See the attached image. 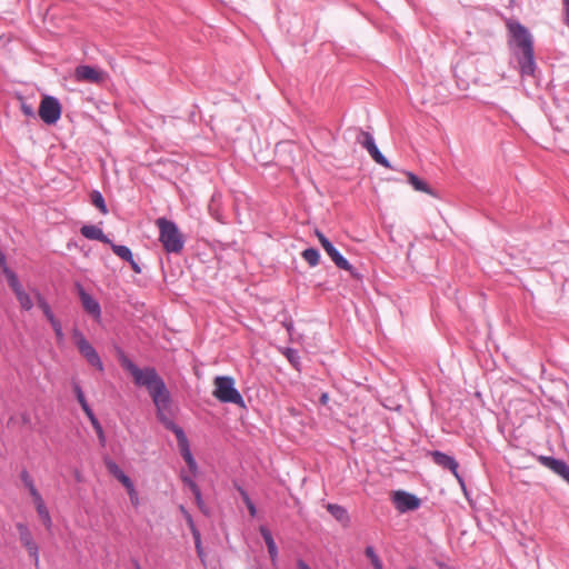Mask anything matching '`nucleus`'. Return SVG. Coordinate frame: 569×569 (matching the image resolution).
<instances>
[{"instance_id":"ea45409f","label":"nucleus","mask_w":569,"mask_h":569,"mask_svg":"<svg viewBox=\"0 0 569 569\" xmlns=\"http://www.w3.org/2000/svg\"><path fill=\"white\" fill-rule=\"evenodd\" d=\"M21 110H22L24 116H27V117H34V110H33V108L30 104L22 103Z\"/></svg>"},{"instance_id":"4c0bfd02","label":"nucleus","mask_w":569,"mask_h":569,"mask_svg":"<svg viewBox=\"0 0 569 569\" xmlns=\"http://www.w3.org/2000/svg\"><path fill=\"white\" fill-rule=\"evenodd\" d=\"M82 410L86 413V416L88 417V419L90 420L91 425L98 421L97 417L94 416V413L89 405L83 407Z\"/></svg>"},{"instance_id":"c9c22d12","label":"nucleus","mask_w":569,"mask_h":569,"mask_svg":"<svg viewBox=\"0 0 569 569\" xmlns=\"http://www.w3.org/2000/svg\"><path fill=\"white\" fill-rule=\"evenodd\" d=\"M365 555L370 560V562H375L380 559L379 556L376 553L375 548L372 546L366 547Z\"/></svg>"},{"instance_id":"8fccbe9b","label":"nucleus","mask_w":569,"mask_h":569,"mask_svg":"<svg viewBox=\"0 0 569 569\" xmlns=\"http://www.w3.org/2000/svg\"><path fill=\"white\" fill-rule=\"evenodd\" d=\"M319 401L321 405H327L329 401V395L327 392H322Z\"/></svg>"},{"instance_id":"b1692460","label":"nucleus","mask_w":569,"mask_h":569,"mask_svg":"<svg viewBox=\"0 0 569 569\" xmlns=\"http://www.w3.org/2000/svg\"><path fill=\"white\" fill-rule=\"evenodd\" d=\"M109 244H110L113 253L117 254L120 259L128 262L133 257L132 251L129 247L123 246V244H116L112 241Z\"/></svg>"},{"instance_id":"603ef678","label":"nucleus","mask_w":569,"mask_h":569,"mask_svg":"<svg viewBox=\"0 0 569 569\" xmlns=\"http://www.w3.org/2000/svg\"><path fill=\"white\" fill-rule=\"evenodd\" d=\"M371 565H372L373 569H383L381 559H379L378 561L371 562Z\"/></svg>"},{"instance_id":"72a5a7b5","label":"nucleus","mask_w":569,"mask_h":569,"mask_svg":"<svg viewBox=\"0 0 569 569\" xmlns=\"http://www.w3.org/2000/svg\"><path fill=\"white\" fill-rule=\"evenodd\" d=\"M26 488L28 489L30 496L32 497L33 503L40 502L42 500V497L39 493L38 489L36 488L34 482L29 483V486H27Z\"/></svg>"},{"instance_id":"864d4df0","label":"nucleus","mask_w":569,"mask_h":569,"mask_svg":"<svg viewBox=\"0 0 569 569\" xmlns=\"http://www.w3.org/2000/svg\"><path fill=\"white\" fill-rule=\"evenodd\" d=\"M242 501L246 505V507L249 506V503H253L249 496H246L244 499H242Z\"/></svg>"},{"instance_id":"f03ea898","label":"nucleus","mask_w":569,"mask_h":569,"mask_svg":"<svg viewBox=\"0 0 569 569\" xmlns=\"http://www.w3.org/2000/svg\"><path fill=\"white\" fill-rule=\"evenodd\" d=\"M507 28L508 43L518 62L521 77H532L537 68L532 34L519 21H509Z\"/></svg>"},{"instance_id":"a18cd8bd","label":"nucleus","mask_w":569,"mask_h":569,"mask_svg":"<svg viewBox=\"0 0 569 569\" xmlns=\"http://www.w3.org/2000/svg\"><path fill=\"white\" fill-rule=\"evenodd\" d=\"M190 531L192 533L194 542H201V535H200V531L198 530V528H192V530H190Z\"/></svg>"},{"instance_id":"de8ad7c7","label":"nucleus","mask_w":569,"mask_h":569,"mask_svg":"<svg viewBox=\"0 0 569 569\" xmlns=\"http://www.w3.org/2000/svg\"><path fill=\"white\" fill-rule=\"evenodd\" d=\"M247 509L252 518L257 516V508L254 503H249V506H247Z\"/></svg>"},{"instance_id":"bb28decb","label":"nucleus","mask_w":569,"mask_h":569,"mask_svg":"<svg viewBox=\"0 0 569 569\" xmlns=\"http://www.w3.org/2000/svg\"><path fill=\"white\" fill-rule=\"evenodd\" d=\"M91 201H92L93 206H96L103 214H106L108 212L103 196L101 194L100 191L94 190L91 193Z\"/></svg>"},{"instance_id":"7ed1b4c3","label":"nucleus","mask_w":569,"mask_h":569,"mask_svg":"<svg viewBox=\"0 0 569 569\" xmlns=\"http://www.w3.org/2000/svg\"><path fill=\"white\" fill-rule=\"evenodd\" d=\"M159 228V241L168 253H180L184 247V237L177 223L167 218H159L156 221Z\"/></svg>"},{"instance_id":"473e14b6","label":"nucleus","mask_w":569,"mask_h":569,"mask_svg":"<svg viewBox=\"0 0 569 569\" xmlns=\"http://www.w3.org/2000/svg\"><path fill=\"white\" fill-rule=\"evenodd\" d=\"M92 428L94 429L98 438H99V442L100 445L103 447L106 446V436H104V432H103V429H102V426L101 423L99 422V420L94 423L91 425Z\"/></svg>"},{"instance_id":"6e6d98bb","label":"nucleus","mask_w":569,"mask_h":569,"mask_svg":"<svg viewBox=\"0 0 569 569\" xmlns=\"http://www.w3.org/2000/svg\"><path fill=\"white\" fill-rule=\"evenodd\" d=\"M136 569H141V567L138 562L136 563Z\"/></svg>"},{"instance_id":"c85d7f7f","label":"nucleus","mask_w":569,"mask_h":569,"mask_svg":"<svg viewBox=\"0 0 569 569\" xmlns=\"http://www.w3.org/2000/svg\"><path fill=\"white\" fill-rule=\"evenodd\" d=\"M127 489L128 496L130 498V502L134 508H138L140 505L138 491L134 488L133 482L124 487Z\"/></svg>"},{"instance_id":"0eeeda50","label":"nucleus","mask_w":569,"mask_h":569,"mask_svg":"<svg viewBox=\"0 0 569 569\" xmlns=\"http://www.w3.org/2000/svg\"><path fill=\"white\" fill-rule=\"evenodd\" d=\"M6 277L9 287L12 289L17 297V300L19 301L20 307L26 311L31 310L33 308L31 297L29 296V293L24 291L17 274L10 268H6Z\"/></svg>"},{"instance_id":"f3484780","label":"nucleus","mask_w":569,"mask_h":569,"mask_svg":"<svg viewBox=\"0 0 569 569\" xmlns=\"http://www.w3.org/2000/svg\"><path fill=\"white\" fill-rule=\"evenodd\" d=\"M356 134V140L359 144H361L367 151L376 146V141L373 136L370 132L363 131L359 128L350 129Z\"/></svg>"},{"instance_id":"1a4fd4ad","label":"nucleus","mask_w":569,"mask_h":569,"mask_svg":"<svg viewBox=\"0 0 569 569\" xmlns=\"http://www.w3.org/2000/svg\"><path fill=\"white\" fill-rule=\"evenodd\" d=\"M392 501L397 510L402 513L420 507V499L417 496L402 490L393 493Z\"/></svg>"},{"instance_id":"423d86ee","label":"nucleus","mask_w":569,"mask_h":569,"mask_svg":"<svg viewBox=\"0 0 569 569\" xmlns=\"http://www.w3.org/2000/svg\"><path fill=\"white\" fill-rule=\"evenodd\" d=\"M61 103L52 96H44L39 106V117L46 124H56L61 117Z\"/></svg>"},{"instance_id":"cd10ccee","label":"nucleus","mask_w":569,"mask_h":569,"mask_svg":"<svg viewBox=\"0 0 569 569\" xmlns=\"http://www.w3.org/2000/svg\"><path fill=\"white\" fill-rule=\"evenodd\" d=\"M283 355L286 356V358L288 359V361L295 367V368H299V365H300V356H299V352L298 350L293 349V348H286L284 351H283Z\"/></svg>"},{"instance_id":"37998d69","label":"nucleus","mask_w":569,"mask_h":569,"mask_svg":"<svg viewBox=\"0 0 569 569\" xmlns=\"http://www.w3.org/2000/svg\"><path fill=\"white\" fill-rule=\"evenodd\" d=\"M565 7V24L569 28V0H563Z\"/></svg>"},{"instance_id":"5701e85b","label":"nucleus","mask_w":569,"mask_h":569,"mask_svg":"<svg viewBox=\"0 0 569 569\" xmlns=\"http://www.w3.org/2000/svg\"><path fill=\"white\" fill-rule=\"evenodd\" d=\"M36 298H37L38 307L42 310V312L46 316V318L48 319V321L51 323L52 321L57 320L49 303L47 302V300L42 297V295L39 291L36 292Z\"/></svg>"},{"instance_id":"9b49d317","label":"nucleus","mask_w":569,"mask_h":569,"mask_svg":"<svg viewBox=\"0 0 569 569\" xmlns=\"http://www.w3.org/2000/svg\"><path fill=\"white\" fill-rule=\"evenodd\" d=\"M17 530L19 532L20 541L23 547L28 550L30 557L33 559L36 567L39 566V548L34 542L32 535L27 525L19 522L17 523Z\"/></svg>"},{"instance_id":"2f4dec72","label":"nucleus","mask_w":569,"mask_h":569,"mask_svg":"<svg viewBox=\"0 0 569 569\" xmlns=\"http://www.w3.org/2000/svg\"><path fill=\"white\" fill-rule=\"evenodd\" d=\"M50 325H51V327H52V329L54 331L56 339H57L58 343L63 342L64 335H63V331H62L61 322L57 319V320L52 321Z\"/></svg>"},{"instance_id":"a19ab883","label":"nucleus","mask_w":569,"mask_h":569,"mask_svg":"<svg viewBox=\"0 0 569 569\" xmlns=\"http://www.w3.org/2000/svg\"><path fill=\"white\" fill-rule=\"evenodd\" d=\"M193 496H194L196 503H197V506L199 507V509L203 510V508H204V501H203V499H202L201 491L199 490V491L194 492V493H193Z\"/></svg>"},{"instance_id":"09e8293b","label":"nucleus","mask_w":569,"mask_h":569,"mask_svg":"<svg viewBox=\"0 0 569 569\" xmlns=\"http://www.w3.org/2000/svg\"><path fill=\"white\" fill-rule=\"evenodd\" d=\"M297 567L298 569H311L307 562H305L302 559L297 560Z\"/></svg>"},{"instance_id":"e433bc0d","label":"nucleus","mask_w":569,"mask_h":569,"mask_svg":"<svg viewBox=\"0 0 569 569\" xmlns=\"http://www.w3.org/2000/svg\"><path fill=\"white\" fill-rule=\"evenodd\" d=\"M180 510L183 513L190 530H192V528H197L191 515L186 510V508L183 506H180Z\"/></svg>"},{"instance_id":"7c9ffc66","label":"nucleus","mask_w":569,"mask_h":569,"mask_svg":"<svg viewBox=\"0 0 569 569\" xmlns=\"http://www.w3.org/2000/svg\"><path fill=\"white\" fill-rule=\"evenodd\" d=\"M73 391L76 393L77 400L80 403L81 408H83V407L89 405L87 399H86V397H84L82 388L80 387L79 383L73 382Z\"/></svg>"},{"instance_id":"39448f33","label":"nucleus","mask_w":569,"mask_h":569,"mask_svg":"<svg viewBox=\"0 0 569 569\" xmlns=\"http://www.w3.org/2000/svg\"><path fill=\"white\" fill-rule=\"evenodd\" d=\"M316 236L325 249L326 253L331 258L335 264L342 270L348 271L353 278L359 279L360 274L356 268L339 252V250L330 242V240L319 230Z\"/></svg>"},{"instance_id":"f257e3e1","label":"nucleus","mask_w":569,"mask_h":569,"mask_svg":"<svg viewBox=\"0 0 569 569\" xmlns=\"http://www.w3.org/2000/svg\"><path fill=\"white\" fill-rule=\"evenodd\" d=\"M119 360L121 366L130 372L134 383L137 386L144 387L148 390L154 403L158 420L163 425L166 429L174 433L180 453L186 461L189 471L192 475H196L198 472L197 461L192 456L189 440L183 429L172 419V399L163 379L158 375L154 368L147 367L144 369H140L122 352Z\"/></svg>"},{"instance_id":"a878e982","label":"nucleus","mask_w":569,"mask_h":569,"mask_svg":"<svg viewBox=\"0 0 569 569\" xmlns=\"http://www.w3.org/2000/svg\"><path fill=\"white\" fill-rule=\"evenodd\" d=\"M368 153L370 154V157L380 166L387 168V169H392L389 160L382 154V152L379 150V148L377 147V144L375 147H372L371 149L368 150Z\"/></svg>"},{"instance_id":"79ce46f5","label":"nucleus","mask_w":569,"mask_h":569,"mask_svg":"<svg viewBox=\"0 0 569 569\" xmlns=\"http://www.w3.org/2000/svg\"><path fill=\"white\" fill-rule=\"evenodd\" d=\"M194 547H196L198 557L203 562L204 561V552H203V548H202V542H194Z\"/></svg>"},{"instance_id":"58836bf2","label":"nucleus","mask_w":569,"mask_h":569,"mask_svg":"<svg viewBox=\"0 0 569 569\" xmlns=\"http://www.w3.org/2000/svg\"><path fill=\"white\" fill-rule=\"evenodd\" d=\"M20 479L26 487L29 486V483L33 482V479L31 478V476L29 475V472L26 469H23L20 472Z\"/></svg>"},{"instance_id":"412c9836","label":"nucleus","mask_w":569,"mask_h":569,"mask_svg":"<svg viewBox=\"0 0 569 569\" xmlns=\"http://www.w3.org/2000/svg\"><path fill=\"white\" fill-rule=\"evenodd\" d=\"M327 510L338 521L342 522V521H348L349 520L348 512H347L346 508H343L340 505L328 503L327 505Z\"/></svg>"},{"instance_id":"5fc2aeb1","label":"nucleus","mask_w":569,"mask_h":569,"mask_svg":"<svg viewBox=\"0 0 569 569\" xmlns=\"http://www.w3.org/2000/svg\"><path fill=\"white\" fill-rule=\"evenodd\" d=\"M439 568H440V569H452V568H450V567H448V566H446V565H443V563H440V565H439Z\"/></svg>"},{"instance_id":"4d7b16f0","label":"nucleus","mask_w":569,"mask_h":569,"mask_svg":"<svg viewBox=\"0 0 569 569\" xmlns=\"http://www.w3.org/2000/svg\"><path fill=\"white\" fill-rule=\"evenodd\" d=\"M408 569H417V568H415V567H410V568H408Z\"/></svg>"},{"instance_id":"9d476101","label":"nucleus","mask_w":569,"mask_h":569,"mask_svg":"<svg viewBox=\"0 0 569 569\" xmlns=\"http://www.w3.org/2000/svg\"><path fill=\"white\" fill-rule=\"evenodd\" d=\"M538 461L569 485V465L550 456H539Z\"/></svg>"},{"instance_id":"6e6552de","label":"nucleus","mask_w":569,"mask_h":569,"mask_svg":"<svg viewBox=\"0 0 569 569\" xmlns=\"http://www.w3.org/2000/svg\"><path fill=\"white\" fill-rule=\"evenodd\" d=\"M74 79L79 82L102 83L107 73L100 68L89 64H80L74 69Z\"/></svg>"},{"instance_id":"393cba45","label":"nucleus","mask_w":569,"mask_h":569,"mask_svg":"<svg viewBox=\"0 0 569 569\" xmlns=\"http://www.w3.org/2000/svg\"><path fill=\"white\" fill-rule=\"evenodd\" d=\"M301 256L310 267H316L320 261V253L316 248L305 249Z\"/></svg>"},{"instance_id":"f8f14e48","label":"nucleus","mask_w":569,"mask_h":569,"mask_svg":"<svg viewBox=\"0 0 569 569\" xmlns=\"http://www.w3.org/2000/svg\"><path fill=\"white\" fill-rule=\"evenodd\" d=\"M431 457L436 465L450 470L452 472V475L457 478V480L460 482L463 490L466 491L463 479L461 478V476L458 472L459 465H458L457 460L452 456H449V455L438 451V450L432 451Z\"/></svg>"},{"instance_id":"2eb2a0df","label":"nucleus","mask_w":569,"mask_h":569,"mask_svg":"<svg viewBox=\"0 0 569 569\" xmlns=\"http://www.w3.org/2000/svg\"><path fill=\"white\" fill-rule=\"evenodd\" d=\"M81 234L89 240H98L103 243H111V240L106 236L101 228L93 224H84L80 229Z\"/></svg>"},{"instance_id":"aec40b11","label":"nucleus","mask_w":569,"mask_h":569,"mask_svg":"<svg viewBox=\"0 0 569 569\" xmlns=\"http://www.w3.org/2000/svg\"><path fill=\"white\" fill-rule=\"evenodd\" d=\"M408 182L412 186V188L417 191L425 192L428 194H433L431 188L428 183L421 180L418 176L412 172H407Z\"/></svg>"},{"instance_id":"6ab92c4d","label":"nucleus","mask_w":569,"mask_h":569,"mask_svg":"<svg viewBox=\"0 0 569 569\" xmlns=\"http://www.w3.org/2000/svg\"><path fill=\"white\" fill-rule=\"evenodd\" d=\"M106 467L108 471L123 485V487H127L132 482V480L120 469V467L114 461L107 460Z\"/></svg>"},{"instance_id":"a211bd4d","label":"nucleus","mask_w":569,"mask_h":569,"mask_svg":"<svg viewBox=\"0 0 569 569\" xmlns=\"http://www.w3.org/2000/svg\"><path fill=\"white\" fill-rule=\"evenodd\" d=\"M356 134V140L359 144H361L367 151L376 146V141L373 136L370 132L363 131L359 128L350 129Z\"/></svg>"},{"instance_id":"f704fd0d","label":"nucleus","mask_w":569,"mask_h":569,"mask_svg":"<svg viewBox=\"0 0 569 569\" xmlns=\"http://www.w3.org/2000/svg\"><path fill=\"white\" fill-rule=\"evenodd\" d=\"M182 481L186 486L189 487V489L191 490L192 493L197 492L200 490V488L198 487V485L192 480L191 477L189 476H182Z\"/></svg>"},{"instance_id":"3c124183","label":"nucleus","mask_w":569,"mask_h":569,"mask_svg":"<svg viewBox=\"0 0 569 569\" xmlns=\"http://www.w3.org/2000/svg\"><path fill=\"white\" fill-rule=\"evenodd\" d=\"M237 490H238L241 499H244L246 496H249L248 492L241 486H237Z\"/></svg>"},{"instance_id":"dca6fc26","label":"nucleus","mask_w":569,"mask_h":569,"mask_svg":"<svg viewBox=\"0 0 569 569\" xmlns=\"http://www.w3.org/2000/svg\"><path fill=\"white\" fill-rule=\"evenodd\" d=\"M259 531H260V535L262 536V538H263V540L266 542L270 560H271L272 565L274 566L277 563V561H278V547H277V545L274 542L272 533L264 526H261L259 528Z\"/></svg>"},{"instance_id":"4468645a","label":"nucleus","mask_w":569,"mask_h":569,"mask_svg":"<svg viewBox=\"0 0 569 569\" xmlns=\"http://www.w3.org/2000/svg\"><path fill=\"white\" fill-rule=\"evenodd\" d=\"M78 350L90 366L94 367L100 372L104 370V366L100 356L90 342L79 348Z\"/></svg>"},{"instance_id":"49530a36","label":"nucleus","mask_w":569,"mask_h":569,"mask_svg":"<svg viewBox=\"0 0 569 569\" xmlns=\"http://www.w3.org/2000/svg\"><path fill=\"white\" fill-rule=\"evenodd\" d=\"M0 266L2 268V272L6 274V268H9V267L7 266L6 256L1 252H0Z\"/></svg>"},{"instance_id":"c03bdc74","label":"nucleus","mask_w":569,"mask_h":569,"mask_svg":"<svg viewBox=\"0 0 569 569\" xmlns=\"http://www.w3.org/2000/svg\"><path fill=\"white\" fill-rule=\"evenodd\" d=\"M128 263L130 264V267L132 268V270L136 273H141V268H140L139 263L133 259V257L131 258L130 261H128Z\"/></svg>"},{"instance_id":"ddd939ff","label":"nucleus","mask_w":569,"mask_h":569,"mask_svg":"<svg viewBox=\"0 0 569 569\" xmlns=\"http://www.w3.org/2000/svg\"><path fill=\"white\" fill-rule=\"evenodd\" d=\"M81 303L86 312H88L94 320H101V307L98 300L90 296L81 286L78 290Z\"/></svg>"},{"instance_id":"4be33fe9","label":"nucleus","mask_w":569,"mask_h":569,"mask_svg":"<svg viewBox=\"0 0 569 569\" xmlns=\"http://www.w3.org/2000/svg\"><path fill=\"white\" fill-rule=\"evenodd\" d=\"M34 506L43 525L46 526L47 529H50L52 526V519L50 517L48 508L46 507L43 499L40 502H34Z\"/></svg>"},{"instance_id":"20e7f679","label":"nucleus","mask_w":569,"mask_h":569,"mask_svg":"<svg viewBox=\"0 0 569 569\" xmlns=\"http://www.w3.org/2000/svg\"><path fill=\"white\" fill-rule=\"evenodd\" d=\"M213 397L222 403L244 406V400L234 386V379L230 376H218L214 378Z\"/></svg>"},{"instance_id":"c756f323","label":"nucleus","mask_w":569,"mask_h":569,"mask_svg":"<svg viewBox=\"0 0 569 569\" xmlns=\"http://www.w3.org/2000/svg\"><path fill=\"white\" fill-rule=\"evenodd\" d=\"M72 338L78 349L89 343L82 331H80L78 328H73Z\"/></svg>"}]
</instances>
